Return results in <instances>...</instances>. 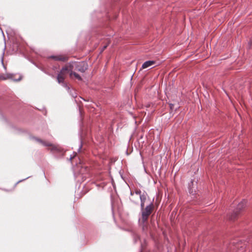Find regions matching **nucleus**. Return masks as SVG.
<instances>
[{"label": "nucleus", "mask_w": 252, "mask_h": 252, "mask_svg": "<svg viewBox=\"0 0 252 252\" xmlns=\"http://www.w3.org/2000/svg\"><path fill=\"white\" fill-rule=\"evenodd\" d=\"M71 70H77L84 72L88 68V65L85 62L72 63L68 64Z\"/></svg>", "instance_id": "1"}, {"label": "nucleus", "mask_w": 252, "mask_h": 252, "mask_svg": "<svg viewBox=\"0 0 252 252\" xmlns=\"http://www.w3.org/2000/svg\"><path fill=\"white\" fill-rule=\"evenodd\" d=\"M7 79H11L13 80L19 81L21 79V77L20 76L17 80H15L13 79V75L12 74H6L5 75H0V80H6Z\"/></svg>", "instance_id": "7"}, {"label": "nucleus", "mask_w": 252, "mask_h": 252, "mask_svg": "<svg viewBox=\"0 0 252 252\" xmlns=\"http://www.w3.org/2000/svg\"><path fill=\"white\" fill-rule=\"evenodd\" d=\"M131 195L133 196L134 198L138 199L139 198L140 199L141 206L142 209H143V208L144 207V202H145V200L146 199V196L144 194H143L142 195L140 194V192H139V191H136L135 194L131 193Z\"/></svg>", "instance_id": "5"}, {"label": "nucleus", "mask_w": 252, "mask_h": 252, "mask_svg": "<svg viewBox=\"0 0 252 252\" xmlns=\"http://www.w3.org/2000/svg\"><path fill=\"white\" fill-rule=\"evenodd\" d=\"M152 206L151 205L147 206L142 212V218L139 219L140 223H144L147 220L149 216L151 214Z\"/></svg>", "instance_id": "3"}, {"label": "nucleus", "mask_w": 252, "mask_h": 252, "mask_svg": "<svg viewBox=\"0 0 252 252\" xmlns=\"http://www.w3.org/2000/svg\"><path fill=\"white\" fill-rule=\"evenodd\" d=\"M191 184L193 186V183L192 182H191L189 184V192L190 193L193 194V192H195V187H193L192 188H191Z\"/></svg>", "instance_id": "11"}, {"label": "nucleus", "mask_w": 252, "mask_h": 252, "mask_svg": "<svg viewBox=\"0 0 252 252\" xmlns=\"http://www.w3.org/2000/svg\"><path fill=\"white\" fill-rule=\"evenodd\" d=\"M172 106H173V105L170 106V108L172 109Z\"/></svg>", "instance_id": "13"}, {"label": "nucleus", "mask_w": 252, "mask_h": 252, "mask_svg": "<svg viewBox=\"0 0 252 252\" xmlns=\"http://www.w3.org/2000/svg\"><path fill=\"white\" fill-rule=\"evenodd\" d=\"M106 48V46H104L103 50L105 49Z\"/></svg>", "instance_id": "12"}, {"label": "nucleus", "mask_w": 252, "mask_h": 252, "mask_svg": "<svg viewBox=\"0 0 252 252\" xmlns=\"http://www.w3.org/2000/svg\"><path fill=\"white\" fill-rule=\"evenodd\" d=\"M70 71H71V70L68 64L62 68L57 76V80L59 83L63 82V80L66 75L69 73Z\"/></svg>", "instance_id": "2"}, {"label": "nucleus", "mask_w": 252, "mask_h": 252, "mask_svg": "<svg viewBox=\"0 0 252 252\" xmlns=\"http://www.w3.org/2000/svg\"><path fill=\"white\" fill-rule=\"evenodd\" d=\"M37 140L40 142L43 146L48 147L49 149L51 151L56 152L58 151L59 150V148L58 146L53 145L51 143L46 141H43L38 139H37Z\"/></svg>", "instance_id": "4"}, {"label": "nucleus", "mask_w": 252, "mask_h": 252, "mask_svg": "<svg viewBox=\"0 0 252 252\" xmlns=\"http://www.w3.org/2000/svg\"><path fill=\"white\" fill-rule=\"evenodd\" d=\"M69 76L71 78H73V76H74L75 78L79 80H81V77L80 76V75L77 73L73 72V70L70 71Z\"/></svg>", "instance_id": "9"}, {"label": "nucleus", "mask_w": 252, "mask_h": 252, "mask_svg": "<svg viewBox=\"0 0 252 252\" xmlns=\"http://www.w3.org/2000/svg\"><path fill=\"white\" fill-rule=\"evenodd\" d=\"M155 64V62L153 61H148L145 62L142 66V69H146L147 68H152Z\"/></svg>", "instance_id": "6"}, {"label": "nucleus", "mask_w": 252, "mask_h": 252, "mask_svg": "<svg viewBox=\"0 0 252 252\" xmlns=\"http://www.w3.org/2000/svg\"><path fill=\"white\" fill-rule=\"evenodd\" d=\"M246 204V201L244 200L242 201H241L238 205V209L240 210L242 209L244 206H245Z\"/></svg>", "instance_id": "10"}, {"label": "nucleus", "mask_w": 252, "mask_h": 252, "mask_svg": "<svg viewBox=\"0 0 252 252\" xmlns=\"http://www.w3.org/2000/svg\"><path fill=\"white\" fill-rule=\"evenodd\" d=\"M49 58L53 59L55 61H65L66 60V57L63 56L61 55L52 56L49 57Z\"/></svg>", "instance_id": "8"}]
</instances>
